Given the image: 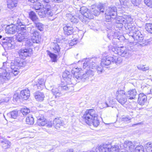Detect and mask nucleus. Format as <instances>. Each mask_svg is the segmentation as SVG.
<instances>
[{"instance_id": "e433bc0d", "label": "nucleus", "mask_w": 152, "mask_h": 152, "mask_svg": "<svg viewBox=\"0 0 152 152\" xmlns=\"http://www.w3.org/2000/svg\"><path fill=\"white\" fill-rule=\"evenodd\" d=\"M145 65L142 64H139L137 66L138 69L143 71H146L149 69V66L145 67Z\"/></svg>"}, {"instance_id": "20e7f679", "label": "nucleus", "mask_w": 152, "mask_h": 152, "mask_svg": "<svg viewBox=\"0 0 152 152\" xmlns=\"http://www.w3.org/2000/svg\"><path fill=\"white\" fill-rule=\"evenodd\" d=\"M129 46L127 47L124 46H121L120 47H114L112 48V51L115 54H117L122 57L126 58H128L131 56L132 49L129 48Z\"/></svg>"}, {"instance_id": "7c9ffc66", "label": "nucleus", "mask_w": 152, "mask_h": 152, "mask_svg": "<svg viewBox=\"0 0 152 152\" xmlns=\"http://www.w3.org/2000/svg\"><path fill=\"white\" fill-rule=\"evenodd\" d=\"M61 89L58 88H53L52 90V93L55 95L56 97H58L61 96Z\"/></svg>"}, {"instance_id": "69168bd1", "label": "nucleus", "mask_w": 152, "mask_h": 152, "mask_svg": "<svg viewBox=\"0 0 152 152\" xmlns=\"http://www.w3.org/2000/svg\"><path fill=\"white\" fill-rule=\"evenodd\" d=\"M53 2L56 3H59L63 2V0H51Z\"/></svg>"}, {"instance_id": "412c9836", "label": "nucleus", "mask_w": 152, "mask_h": 152, "mask_svg": "<svg viewBox=\"0 0 152 152\" xmlns=\"http://www.w3.org/2000/svg\"><path fill=\"white\" fill-rule=\"evenodd\" d=\"M20 95L23 99L27 100L30 96V91L28 89L23 90L21 91Z\"/></svg>"}, {"instance_id": "c03bdc74", "label": "nucleus", "mask_w": 152, "mask_h": 152, "mask_svg": "<svg viewBox=\"0 0 152 152\" xmlns=\"http://www.w3.org/2000/svg\"><path fill=\"white\" fill-rule=\"evenodd\" d=\"M18 0H10V9L11 8L15 7L17 6Z\"/></svg>"}, {"instance_id": "7ed1b4c3", "label": "nucleus", "mask_w": 152, "mask_h": 152, "mask_svg": "<svg viewBox=\"0 0 152 152\" xmlns=\"http://www.w3.org/2000/svg\"><path fill=\"white\" fill-rule=\"evenodd\" d=\"M97 116L96 111L94 109H91L86 111L82 118L87 124L91 125L92 124L94 126L97 127L99 124Z\"/></svg>"}, {"instance_id": "39448f33", "label": "nucleus", "mask_w": 152, "mask_h": 152, "mask_svg": "<svg viewBox=\"0 0 152 152\" xmlns=\"http://www.w3.org/2000/svg\"><path fill=\"white\" fill-rule=\"evenodd\" d=\"M129 46L127 47L124 46H121L120 47H114L112 48V51L115 54H117L122 57L126 58H128L131 56L132 49L129 48Z\"/></svg>"}, {"instance_id": "4be33fe9", "label": "nucleus", "mask_w": 152, "mask_h": 152, "mask_svg": "<svg viewBox=\"0 0 152 152\" xmlns=\"http://www.w3.org/2000/svg\"><path fill=\"white\" fill-rule=\"evenodd\" d=\"M147 96L143 94H140L139 95L138 102L140 105H143L147 102Z\"/></svg>"}, {"instance_id": "a878e982", "label": "nucleus", "mask_w": 152, "mask_h": 152, "mask_svg": "<svg viewBox=\"0 0 152 152\" xmlns=\"http://www.w3.org/2000/svg\"><path fill=\"white\" fill-rule=\"evenodd\" d=\"M45 81L42 78L38 80L36 82V85L39 89H42L44 87Z\"/></svg>"}, {"instance_id": "4d7b16f0", "label": "nucleus", "mask_w": 152, "mask_h": 152, "mask_svg": "<svg viewBox=\"0 0 152 152\" xmlns=\"http://www.w3.org/2000/svg\"><path fill=\"white\" fill-rule=\"evenodd\" d=\"M70 20L71 22L74 23H77L78 22V19L76 18L74 16H72Z\"/></svg>"}, {"instance_id": "5fc2aeb1", "label": "nucleus", "mask_w": 152, "mask_h": 152, "mask_svg": "<svg viewBox=\"0 0 152 152\" xmlns=\"http://www.w3.org/2000/svg\"><path fill=\"white\" fill-rule=\"evenodd\" d=\"M114 34V32L113 31H111L110 33H108L107 37L110 39L112 38L113 39H114L113 37Z\"/></svg>"}, {"instance_id": "052dcab7", "label": "nucleus", "mask_w": 152, "mask_h": 152, "mask_svg": "<svg viewBox=\"0 0 152 152\" xmlns=\"http://www.w3.org/2000/svg\"><path fill=\"white\" fill-rule=\"evenodd\" d=\"M112 101L110 100V101H109V103H108L107 102H105V104L106 105V106L104 107H110L112 103Z\"/></svg>"}, {"instance_id": "09e8293b", "label": "nucleus", "mask_w": 152, "mask_h": 152, "mask_svg": "<svg viewBox=\"0 0 152 152\" xmlns=\"http://www.w3.org/2000/svg\"><path fill=\"white\" fill-rule=\"evenodd\" d=\"M30 110L26 107L22 108L21 110V112L24 115H26L30 113Z\"/></svg>"}, {"instance_id": "a19ab883", "label": "nucleus", "mask_w": 152, "mask_h": 152, "mask_svg": "<svg viewBox=\"0 0 152 152\" xmlns=\"http://www.w3.org/2000/svg\"><path fill=\"white\" fill-rule=\"evenodd\" d=\"M104 66L103 65H100L97 66L96 68V69L97 71V72L98 74L102 73L104 71Z\"/></svg>"}, {"instance_id": "774afa93", "label": "nucleus", "mask_w": 152, "mask_h": 152, "mask_svg": "<svg viewBox=\"0 0 152 152\" xmlns=\"http://www.w3.org/2000/svg\"><path fill=\"white\" fill-rule=\"evenodd\" d=\"M73 150L72 149H70L67 150V152H73Z\"/></svg>"}, {"instance_id": "cd10ccee", "label": "nucleus", "mask_w": 152, "mask_h": 152, "mask_svg": "<svg viewBox=\"0 0 152 152\" xmlns=\"http://www.w3.org/2000/svg\"><path fill=\"white\" fill-rule=\"evenodd\" d=\"M97 8L98 9L97 10H94L93 11L94 12V14L95 15L97 16L99 14L100 12L102 13L104 12V7L103 6V5L102 4H99V6Z\"/></svg>"}, {"instance_id": "f03ea898", "label": "nucleus", "mask_w": 152, "mask_h": 152, "mask_svg": "<svg viewBox=\"0 0 152 152\" xmlns=\"http://www.w3.org/2000/svg\"><path fill=\"white\" fill-rule=\"evenodd\" d=\"M96 65L95 60L94 58H86L84 60L83 67L84 69L87 68V71H86L85 73L83 74L81 72L82 70L81 68H74L72 70V73H73L74 77L78 80L82 79H86L91 75H93V73L91 70L90 69L88 70V69L90 68L93 69L95 67Z\"/></svg>"}, {"instance_id": "c756f323", "label": "nucleus", "mask_w": 152, "mask_h": 152, "mask_svg": "<svg viewBox=\"0 0 152 152\" xmlns=\"http://www.w3.org/2000/svg\"><path fill=\"white\" fill-rule=\"evenodd\" d=\"M62 77L64 80L65 81L66 83H71V80L72 76L71 75L69 74H67L66 72H65L63 73L62 75Z\"/></svg>"}, {"instance_id": "a18cd8bd", "label": "nucleus", "mask_w": 152, "mask_h": 152, "mask_svg": "<svg viewBox=\"0 0 152 152\" xmlns=\"http://www.w3.org/2000/svg\"><path fill=\"white\" fill-rule=\"evenodd\" d=\"M145 28L148 32L152 34V23H147Z\"/></svg>"}, {"instance_id": "f257e3e1", "label": "nucleus", "mask_w": 152, "mask_h": 152, "mask_svg": "<svg viewBox=\"0 0 152 152\" xmlns=\"http://www.w3.org/2000/svg\"><path fill=\"white\" fill-rule=\"evenodd\" d=\"M118 20L119 23H123L125 25V28L127 32L129 33V35L133 38L134 41H136L131 42V43L133 45L139 44L142 46L148 44L150 41L148 39H144L143 35L133 25L134 24L132 23L133 19L130 15H124L123 16L118 17Z\"/></svg>"}, {"instance_id": "5701e85b", "label": "nucleus", "mask_w": 152, "mask_h": 152, "mask_svg": "<svg viewBox=\"0 0 152 152\" xmlns=\"http://www.w3.org/2000/svg\"><path fill=\"white\" fill-rule=\"evenodd\" d=\"M45 9V13L46 16H52L53 15V12L52 11L51 6L50 5H45L44 7Z\"/></svg>"}, {"instance_id": "9d476101", "label": "nucleus", "mask_w": 152, "mask_h": 152, "mask_svg": "<svg viewBox=\"0 0 152 152\" xmlns=\"http://www.w3.org/2000/svg\"><path fill=\"white\" fill-rule=\"evenodd\" d=\"M105 14L106 21L109 22L112 19L115 18L117 15L116 8L115 7H109L106 10Z\"/></svg>"}, {"instance_id": "0eeeda50", "label": "nucleus", "mask_w": 152, "mask_h": 152, "mask_svg": "<svg viewBox=\"0 0 152 152\" xmlns=\"http://www.w3.org/2000/svg\"><path fill=\"white\" fill-rule=\"evenodd\" d=\"M80 12L82 16L80 19L83 23L87 24L89 22V20L93 18V16L89 12V10L85 7H81L80 8Z\"/></svg>"}, {"instance_id": "bf43d9fd", "label": "nucleus", "mask_w": 152, "mask_h": 152, "mask_svg": "<svg viewBox=\"0 0 152 152\" xmlns=\"http://www.w3.org/2000/svg\"><path fill=\"white\" fill-rule=\"evenodd\" d=\"M122 119L123 121H126V122H129V120L131 119V118H129V117H123Z\"/></svg>"}, {"instance_id": "f3484780", "label": "nucleus", "mask_w": 152, "mask_h": 152, "mask_svg": "<svg viewBox=\"0 0 152 152\" xmlns=\"http://www.w3.org/2000/svg\"><path fill=\"white\" fill-rule=\"evenodd\" d=\"M32 51L31 49H21L19 51V53L20 56L24 58V57L29 56V54H31Z\"/></svg>"}, {"instance_id": "1a4fd4ad", "label": "nucleus", "mask_w": 152, "mask_h": 152, "mask_svg": "<svg viewBox=\"0 0 152 152\" xmlns=\"http://www.w3.org/2000/svg\"><path fill=\"white\" fill-rule=\"evenodd\" d=\"M26 32L30 31L31 36V40L34 43H38L39 42V33L38 31L34 29V27L30 25L28 27H26Z\"/></svg>"}, {"instance_id": "c9c22d12", "label": "nucleus", "mask_w": 152, "mask_h": 152, "mask_svg": "<svg viewBox=\"0 0 152 152\" xmlns=\"http://www.w3.org/2000/svg\"><path fill=\"white\" fill-rule=\"evenodd\" d=\"M145 65L142 64H139L137 66L138 69L143 71H146L149 69V66L145 67Z\"/></svg>"}, {"instance_id": "a211bd4d", "label": "nucleus", "mask_w": 152, "mask_h": 152, "mask_svg": "<svg viewBox=\"0 0 152 152\" xmlns=\"http://www.w3.org/2000/svg\"><path fill=\"white\" fill-rule=\"evenodd\" d=\"M112 57L106 56L103 57L101 60V64L104 66H108L112 62Z\"/></svg>"}, {"instance_id": "aec40b11", "label": "nucleus", "mask_w": 152, "mask_h": 152, "mask_svg": "<svg viewBox=\"0 0 152 152\" xmlns=\"http://www.w3.org/2000/svg\"><path fill=\"white\" fill-rule=\"evenodd\" d=\"M137 94L136 90L134 89L129 90L126 96L128 99L132 100L135 99Z\"/></svg>"}, {"instance_id": "680f3d73", "label": "nucleus", "mask_w": 152, "mask_h": 152, "mask_svg": "<svg viewBox=\"0 0 152 152\" xmlns=\"http://www.w3.org/2000/svg\"><path fill=\"white\" fill-rule=\"evenodd\" d=\"M53 124L51 122L48 121V123L47 122V124L45 125H46L47 126L49 127H52Z\"/></svg>"}, {"instance_id": "ea45409f", "label": "nucleus", "mask_w": 152, "mask_h": 152, "mask_svg": "<svg viewBox=\"0 0 152 152\" xmlns=\"http://www.w3.org/2000/svg\"><path fill=\"white\" fill-rule=\"evenodd\" d=\"M145 147L148 152H152V144L151 142L147 143L145 145Z\"/></svg>"}, {"instance_id": "49530a36", "label": "nucleus", "mask_w": 152, "mask_h": 152, "mask_svg": "<svg viewBox=\"0 0 152 152\" xmlns=\"http://www.w3.org/2000/svg\"><path fill=\"white\" fill-rule=\"evenodd\" d=\"M4 40H6V41H4L3 42V46L6 48H9V45L10 44V38L7 37L6 38L4 39Z\"/></svg>"}, {"instance_id": "c85d7f7f", "label": "nucleus", "mask_w": 152, "mask_h": 152, "mask_svg": "<svg viewBox=\"0 0 152 152\" xmlns=\"http://www.w3.org/2000/svg\"><path fill=\"white\" fill-rule=\"evenodd\" d=\"M29 16L30 18L34 23L37 21L39 20L35 13L33 11H31L29 12Z\"/></svg>"}, {"instance_id": "f704fd0d", "label": "nucleus", "mask_w": 152, "mask_h": 152, "mask_svg": "<svg viewBox=\"0 0 152 152\" xmlns=\"http://www.w3.org/2000/svg\"><path fill=\"white\" fill-rule=\"evenodd\" d=\"M34 23L36 27L40 31H43L44 26L42 23L39 22V20L35 22Z\"/></svg>"}, {"instance_id": "3c124183", "label": "nucleus", "mask_w": 152, "mask_h": 152, "mask_svg": "<svg viewBox=\"0 0 152 152\" xmlns=\"http://www.w3.org/2000/svg\"><path fill=\"white\" fill-rule=\"evenodd\" d=\"M10 114L12 118H16L18 115V111L17 110L12 111L10 113Z\"/></svg>"}, {"instance_id": "b1692460", "label": "nucleus", "mask_w": 152, "mask_h": 152, "mask_svg": "<svg viewBox=\"0 0 152 152\" xmlns=\"http://www.w3.org/2000/svg\"><path fill=\"white\" fill-rule=\"evenodd\" d=\"M50 47L53 52L55 53H58L60 51V48L59 45L57 42L51 43Z\"/></svg>"}, {"instance_id": "2f4dec72", "label": "nucleus", "mask_w": 152, "mask_h": 152, "mask_svg": "<svg viewBox=\"0 0 152 152\" xmlns=\"http://www.w3.org/2000/svg\"><path fill=\"white\" fill-rule=\"evenodd\" d=\"M108 146L103 145L100 146L98 149L99 152H109L110 147Z\"/></svg>"}, {"instance_id": "423d86ee", "label": "nucleus", "mask_w": 152, "mask_h": 152, "mask_svg": "<svg viewBox=\"0 0 152 152\" xmlns=\"http://www.w3.org/2000/svg\"><path fill=\"white\" fill-rule=\"evenodd\" d=\"M10 64L11 75H14L16 76L19 72L18 69L21 67L24 66L26 65V62L22 59L17 58L16 59V61H12Z\"/></svg>"}, {"instance_id": "de8ad7c7", "label": "nucleus", "mask_w": 152, "mask_h": 152, "mask_svg": "<svg viewBox=\"0 0 152 152\" xmlns=\"http://www.w3.org/2000/svg\"><path fill=\"white\" fill-rule=\"evenodd\" d=\"M7 63H8V62H7V61L3 62V66L4 68H6L5 69V71L6 72L5 73H6L7 75H10L9 65H8V67H7Z\"/></svg>"}, {"instance_id": "393cba45", "label": "nucleus", "mask_w": 152, "mask_h": 152, "mask_svg": "<svg viewBox=\"0 0 152 152\" xmlns=\"http://www.w3.org/2000/svg\"><path fill=\"white\" fill-rule=\"evenodd\" d=\"M35 97L37 100L42 102L44 99L45 96L43 92H37L35 93Z\"/></svg>"}, {"instance_id": "2eb2a0df", "label": "nucleus", "mask_w": 152, "mask_h": 152, "mask_svg": "<svg viewBox=\"0 0 152 152\" xmlns=\"http://www.w3.org/2000/svg\"><path fill=\"white\" fill-rule=\"evenodd\" d=\"M59 89L61 90L65 91H72L73 89L72 86L70 85V83H65L64 82H62L60 85L58 86Z\"/></svg>"}, {"instance_id": "4468645a", "label": "nucleus", "mask_w": 152, "mask_h": 152, "mask_svg": "<svg viewBox=\"0 0 152 152\" xmlns=\"http://www.w3.org/2000/svg\"><path fill=\"white\" fill-rule=\"evenodd\" d=\"M36 117L37 119V123L39 126H44L47 124V120L45 119L43 115L41 114L40 115L39 112H37L35 114Z\"/></svg>"}, {"instance_id": "9b49d317", "label": "nucleus", "mask_w": 152, "mask_h": 152, "mask_svg": "<svg viewBox=\"0 0 152 152\" xmlns=\"http://www.w3.org/2000/svg\"><path fill=\"white\" fill-rule=\"evenodd\" d=\"M116 95L117 101L121 105L124 104L127 101V96L125 91L122 90H118L116 92Z\"/></svg>"}, {"instance_id": "0e129e2a", "label": "nucleus", "mask_w": 152, "mask_h": 152, "mask_svg": "<svg viewBox=\"0 0 152 152\" xmlns=\"http://www.w3.org/2000/svg\"><path fill=\"white\" fill-rule=\"evenodd\" d=\"M43 1L44 3V5L43 6L44 7H45V5H49L48 4L50 1V0H43Z\"/></svg>"}, {"instance_id": "f8f14e48", "label": "nucleus", "mask_w": 152, "mask_h": 152, "mask_svg": "<svg viewBox=\"0 0 152 152\" xmlns=\"http://www.w3.org/2000/svg\"><path fill=\"white\" fill-rule=\"evenodd\" d=\"M28 34L26 32V27H21L18 31V34L15 36V38L19 42L23 41L26 38Z\"/></svg>"}, {"instance_id": "bb28decb", "label": "nucleus", "mask_w": 152, "mask_h": 152, "mask_svg": "<svg viewBox=\"0 0 152 152\" xmlns=\"http://www.w3.org/2000/svg\"><path fill=\"white\" fill-rule=\"evenodd\" d=\"M38 5H40L39 7H34L35 9L36 10H37L38 11H37L36 12H38V14L39 15V16L41 18H44V17H46L45 13V9H43V10H41L40 9V3H37Z\"/></svg>"}, {"instance_id": "e2e57ef3", "label": "nucleus", "mask_w": 152, "mask_h": 152, "mask_svg": "<svg viewBox=\"0 0 152 152\" xmlns=\"http://www.w3.org/2000/svg\"><path fill=\"white\" fill-rule=\"evenodd\" d=\"M98 148H96V149H93V150L88 151L87 152H98V151L99 150L98 149Z\"/></svg>"}, {"instance_id": "37998d69", "label": "nucleus", "mask_w": 152, "mask_h": 152, "mask_svg": "<svg viewBox=\"0 0 152 152\" xmlns=\"http://www.w3.org/2000/svg\"><path fill=\"white\" fill-rule=\"evenodd\" d=\"M135 152H144L143 146L141 145H137L135 148Z\"/></svg>"}, {"instance_id": "dca6fc26", "label": "nucleus", "mask_w": 152, "mask_h": 152, "mask_svg": "<svg viewBox=\"0 0 152 152\" xmlns=\"http://www.w3.org/2000/svg\"><path fill=\"white\" fill-rule=\"evenodd\" d=\"M53 124L54 126L58 129L61 126H63L64 122L61 118H57L54 120Z\"/></svg>"}, {"instance_id": "473e14b6", "label": "nucleus", "mask_w": 152, "mask_h": 152, "mask_svg": "<svg viewBox=\"0 0 152 152\" xmlns=\"http://www.w3.org/2000/svg\"><path fill=\"white\" fill-rule=\"evenodd\" d=\"M120 1L123 8H129L130 7L129 0H120Z\"/></svg>"}, {"instance_id": "6ab92c4d", "label": "nucleus", "mask_w": 152, "mask_h": 152, "mask_svg": "<svg viewBox=\"0 0 152 152\" xmlns=\"http://www.w3.org/2000/svg\"><path fill=\"white\" fill-rule=\"evenodd\" d=\"M64 33L66 36L72 34L73 32V28L69 25H66L63 27Z\"/></svg>"}, {"instance_id": "58836bf2", "label": "nucleus", "mask_w": 152, "mask_h": 152, "mask_svg": "<svg viewBox=\"0 0 152 152\" xmlns=\"http://www.w3.org/2000/svg\"><path fill=\"white\" fill-rule=\"evenodd\" d=\"M47 52H48V54L51 58L52 61L53 62L56 61L57 58V55L53 53H51L48 50H47Z\"/></svg>"}, {"instance_id": "338daca9", "label": "nucleus", "mask_w": 152, "mask_h": 152, "mask_svg": "<svg viewBox=\"0 0 152 152\" xmlns=\"http://www.w3.org/2000/svg\"><path fill=\"white\" fill-rule=\"evenodd\" d=\"M9 26H10V25H7L5 28L6 32V33H7L8 34H9L10 33L9 30V29H10L9 28H10Z\"/></svg>"}, {"instance_id": "4c0bfd02", "label": "nucleus", "mask_w": 152, "mask_h": 152, "mask_svg": "<svg viewBox=\"0 0 152 152\" xmlns=\"http://www.w3.org/2000/svg\"><path fill=\"white\" fill-rule=\"evenodd\" d=\"M26 122L28 124H33L34 122V118L32 116H29L26 118Z\"/></svg>"}, {"instance_id": "6e6d98bb", "label": "nucleus", "mask_w": 152, "mask_h": 152, "mask_svg": "<svg viewBox=\"0 0 152 152\" xmlns=\"http://www.w3.org/2000/svg\"><path fill=\"white\" fill-rule=\"evenodd\" d=\"M119 20H118V17L117 18V21L116 22L117 23V25L116 26L118 27L119 28H121L123 27V24H124L123 23H119Z\"/></svg>"}, {"instance_id": "8fccbe9b", "label": "nucleus", "mask_w": 152, "mask_h": 152, "mask_svg": "<svg viewBox=\"0 0 152 152\" xmlns=\"http://www.w3.org/2000/svg\"><path fill=\"white\" fill-rule=\"evenodd\" d=\"M142 0H131L132 3L134 6H138L140 4Z\"/></svg>"}, {"instance_id": "79ce46f5", "label": "nucleus", "mask_w": 152, "mask_h": 152, "mask_svg": "<svg viewBox=\"0 0 152 152\" xmlns=\"http://www.w3.org/2000/svg\"><path fill=\"white\" fill-rule=\"evenodd\" d=\"M1 142L2 143V147L4 149H6L8 148L9 142L8 140L5 139L4 141H1Z\"/></svg>"}, {"instance_id": "864d4df0", "label": "nucleus", "mask_w": 152, "mask_h": 152, "mask_svg": "<svg viewBox=\"0 0 152 152\" xmlns=\"http://www.w3.org/2000/svg\"><path fill=\"white\" fill-rule=\"evenodd\" d=\"M77 39H73L70 40L69 43V45L71 46H73L77 43Z\"/></svg>"}, {"instance_id": "ddd939ff", "label": "nucleus", "mask_w": 152, "mask_h": 152, "mask_svg": "<svg viewBox=\"0 0 152 152\" xmlns=\"http://www.w3.org/2000/svg\"><path fill=\"white\" fill-rule=\"evenodd\" d=\"M124 149H122L120 152H130L134 151V143L131 141H126L124 145Z\"/></svg>"}, {"instance_id": "13d9d810", "label": "nucleus", "mask_w": 152, "mask_h": 152, "mask_svg": "<svg viewBox=\"0 0 152 152\" xmlns=\"http://www.w3.org/2000/svg\"><path fill=\"white\" fill-rule=\"evenodd\" d=\"M20 96L18 94H15L13 95V100L17 101L20 98Z\"/></svg>"}, {"instance_id": "72a5a7b5", "label": "nucleus", "mask_w": 152, "mask_h": 152, "mask_svg": "<svg viewBox=\"0 0 152 152\" xmlns=\"http://www.w3.org/2000/svg\"><path fill=\"white\" fill-rule=\"evenodd\" d=\"M113 58L112 60V63H115L116 64H120L122 61L121 58L120 57H118L115 56L112 57Z\"/></svg>"}, {"instance_id": "6e6552de", "label": "nucleus", "mask_w": 152, "mask_h": 152, "mask_svg": "<svg viewBox=\"0 0 152 152\" xmlns=\"http://www.w3.org/2000/svg\"><path fill=\"white\" fill-rule=\"evenodd\" d=\"M10 20H13L14 22L13 23H11V24H10V34H14L17 31V27L18 28V30H20L21 27H26L22 24L20 20H18V18L17 17H10Z\"/></svg>"}, {"instance_id": "603ef678", "label": "nucleus", "mask_w": 152, "mask_h": 152, "mask_svg": "<svg viewBox=\"0 0 152 152\" xmlns=\"http://www.w3.org/2000/svg\"><path fill=\"white\" fill-rule=\"evenodd\" d=\"M144 1L147 6L152 8V0H144Z\"/></svg>"}]
</instances>
